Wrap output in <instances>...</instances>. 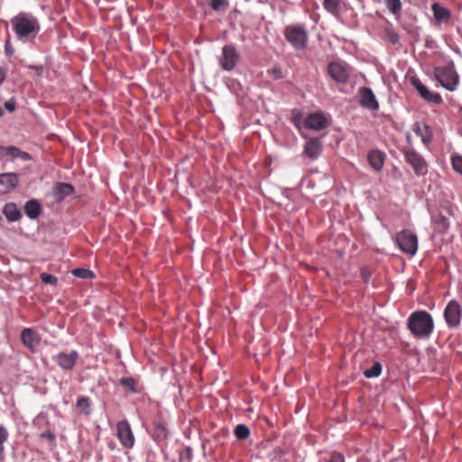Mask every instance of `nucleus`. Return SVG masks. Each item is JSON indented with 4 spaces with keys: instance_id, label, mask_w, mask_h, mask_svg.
<instances>
[{
    "instance_id": "obj_1",
    "label": "nucleus",
    "mask_w": 462,
    "mask_h": 462,
    "mask_svg": "<svg viewBox=\"0 0 462 462\" xmlns=\"http://www.w3.org/2000/svg\"><path fill=\"white\" fill-rule=\"evenodd\" d=\"M17 38L23 42H31L40 32V23L36 17L28 13H20L11 20Z\"/></svg>"
},
{
    "instance_id": "obj_2",
    "label": "nucleus",
    "mask_w": 462,
    "mask_h": 462,
    "mask_svg": "<svg viewBox=\"0 0 462 462\" xmlns=\"http://www.w3.org/2000/svg\"><path fill=\"white\" fill-rule=\"evenodd\" d=\"M408 328L419 339L429 338L434 328L433 319L425 310L415 311L408 319Z\"/></svg>"
},
{
    "instance_id": "obj_3",
    "label": "nucleus",
    "mask_w": 462,
    "mask_h": 462,
    "mask_svg": "<svg viewBox=\"0 0 462 462\" xmlns=\"http://www.w3.org/2000/svg\"><path fill=\"white\" fill-rule=\"evenodd\" d=\"M287 42L297 51H303L308 44V32L303 24H290L284 28Z\"/></svg>"
},
{
    "instance_id": "obj_4",
    "label": "nucleus",
    "mask_w": 462,
    "mask_h": 462,
    "mask_svg": "<svg viewBox=\"0 0 462 462\" xmlns=\"http://www.w3.org/2000/svg\"><path fill=\"white\" fill-rule=\"evenodd\" d=\"M434 76L437 81L444 88L454 91L458 84V75L452 67L436 68Z\"/></svg>"
},
{
    "instance_id": "obj_5",
    "label": "nucleus",
    "mask_w": 462,
    "mask_h": 462,
    "mask_svg": "<svg viewBox=\"0 0 462 462\" xmlns=\"http://www.w3.org/2000/svg\"><path fill=\"white\" fill-rule=\"evenodd\" d=\"M402 153L417 176H424L428 172V163L425 159L412 148H403Z\"/></svg>"
},
{
    "instance_id": "obj_6",
    "label": "nucleus",
    "mask_w": 462,
    "mask_h": 462,
    "mask_svg": "<svg viewBox=\"0 0 462 462\" xmlns=\"http://www.w3.org/2000/svg\"><path fill=\"white\" fill-rule=\"evenodd\" d=\"M396 241L400 249L409 254H415L418 249L417 236L411 231L403 230L397 234Z\"/></svg>"
},
{
    "instance_id": "obj_7",
    "label": "nucleus",
    "mask_w": 462,
    "mask_h": 462,
    "mask_svg": "<svg viewBox=\"0 0 462 462\" xmlns=\"http://www.w3.org/2000/svg\"><path fill=\"white\" fill-rule=\"evenodd\" d=\"M462 318V309L457 301L450 300L444 310V319L449 328H457Z\"/></svg>"
},
{
    "instance_id": "obj_8",
    "label": "nucleus",
    "mask_w": 462,
    "mask_h": 462,
    "mask_svg": "<svg viewBox=\"0 0 462 462\" xmlns=\"http://www.w3.org/2000/svg\"><path fill=\"white\" fill-rule=\"evenodd\" d=\"M238 60L239 55L234 46L225 45L222 48V53L218 57V62L224 70H232L236 66Z\"/></svg>"
},
{
    "instance_id": "obj_9",
    "label": "nucleus",
    "mask_w": 462,
    "mask_h": 462,
    "mask_svg": "<svg viewBox=\"0 0 462 462\" xmlns=\"http://www.w3.org/2000/svg\"><path fill=\"white\" fill-rule=\"evenodd\" d=\"M116 436L125 448H132L134 445V437L130 424L126 420L119 421L116 425Z\"/></svg>"
},
{
    "instance_id": "obj_10",
    "label": "nucleus",
    "mask_w": 462,
    "mask_h": 462,
    "mask_svg": "<svg viewBox=\"0 0 462 462\" xmlns=\"http://www.w3.org/2000/svg\"><path fill=\"white\" fill-rule=\"evenodd\" d=\"M21 341L25 347L34 353L38 351L41 337L34 329L26 328L21 331Z\"/></svg>"
},
{
    "instance_id": "obj_11",
    "label": "nucleus",
    "mask_w": 462,
    "mask_h": 462,
    "mask_svg": "<svg viewBox=\"0 0 462 462\" xmlns=\"http://www.w3.org/2000/svg\"><path fill=\"white\" fill-rule=\"evenodd\" d=\"M78 358V352L76 350H70L69 352L58 353L54 356L53 360L61 369L71 370L74 367Z\"/></svg>"
},
{
    "instance_id": "obj_12",
    "label": "nucleus",
    "mask_w": 462,
    "mask_h": 462,
    "mask_svg": "<svg viewBox=\"0 0 462 462\" xmlns=\"http://www.w3.org/2000/svg\"><path fill=\"white\" fill-rule=\"evenodd\" d=\"M411 84L420 93V97L426 101L431 102L436 105H439L443 102V99L439 93L430 91L428 88L425 85H423L419 79L412 78Z\"/></svg>"
},
{
    "instance_id": "obj_13",
    "label": "nucleus",
    "mask_w": 462,
    "mask_h": 462,
    "mask_svg": "<svg viewBox=\"0 0 462 462\" xmlns=\"http://www.w3.org/2000/svg\"><path fill=\"white\" fill-rule=\"evenodd\" d=\"M305 125L309 129L320 131L325 129L328 125V121L324 114L313 113L306 117Z\"/></svg>"
},
{
    "instance_id": "obj_14",
    "label": "nucleus",
    "mask_w": 462,
    "mask_h": 462,
    "mask_svg": "<svg viewBox=\"0 0 462 462\" xmlns=\"http://www.w3.org/2000/svg\"><path fill=\"white\" fill-rule=\"evenodd\" d=\"M360 93V105L363 107H365L370 110H378L379 103L376 100V97L369 88H362L359 91Z\"/></svg>"
},
{
    "instance_id": "obj_15",
    "label": "nucleus",
    "mask_w": 462,
    "mask_h": 462,
    "mask_svg": "<svg viewBox=\"0 0 462 462\" xmlns=\"http://www.w3.org/2000/svg\"><path fill=\"white\" fill-rule=\"evenodd\" d=\"M328 70L329 76L337 82L345 83L348 79L346 69L339 62H330Z\"/></svg>"
},
{
    "instance_id": "obj_16",
    "label": "nucleus",
    "mask_w": 462,
    "mask_h": 462,
    "mask_svg": "<svg viewBox=\"0 0 462 462\" xmlns=\"http://www.w3.org/2000/svg\"><path fill=\"white\" fill-rule=\"evenodd\" d=\"M18 185V176L13 172L0 174V194H6Z\"/></svg>"
},
{
    "instance_id": "obj_17",
    "label": "nucleus",
    "mask_w": 462,
    "mask_h": 462,
    "mask_svg": "<svg viewBox=\"0 0 462 462\" xmlns=\"http://www.w3.org/2000/svg\"><path fill=\"white\" fill-rule=\"evenodd\" d=\"M0 155L19 159L23 162L32 160V156L28 152H23L15 146L0 147Z\"/></svg>"
},
{
    "instance_id": "obj_18",
    "label": "nucleus",
    "mask_w": 462,
    "mask_h": 462,
    "mask_svg": "<svg viewBox=\"0 0 462 462\" xmlns=\"http://www.w3.org/2000/svg\"><path fill=\"white\" fill-rule=\"evenodd\" d=\"M322 151L321 142L319 138L310 139L305 146L304 152L310 159H317Z\"/></svg>"
},
{
    "instance_id": "obj_19",
    "label": "nucleus",
    "mask_w": 462,
    "mask_h": 462,
    "mask_svg": "<svg viewBox=\"0 0 462 462\" xmlns=\"http://www.w3.org/2000/svg\"><path fill=\"white\" fill-rule=\"evenodd\" d=\"M74 188L71 184L59 182L52 189V196L56 201H61L69 195L72 194Z\"/></svg>"
},
{
    "instance_id": "obj_20",
    "label": "nucleus",
    "mask_w": 462,
    "mask_h": 462,
    "mask_svg": "<svg viewBox=\"0 0 462 462\" xmlns=\"http://www.w3.org/2000/svg\"><path fill=\"white\" fill-rule=\"evenodd\" d=\"M414 133L421 138L424 145H429L432 140V133L430 128L427 125H421L420 123H415L412 126Z\"/></svg>"
},
{
    "instance_id": "obj_21",
    "label": "nucleus",
    "mask_w": 462,
    "mask_h": 462,
    "mask_svg": "<svg viewBox=\"0 0 462 462\" xmlns=\"http://www.w3.org/2000/svg\"><path fill=\"white\" fill-rule=\"evenodd\" d=\"M367 159L371 167L379 171L383 169L384 163V153L379 150H372L367 155Z\"/></svg>"
},
{
    "instance_id": "obj_22",
    "label": "nucleus",
    "mask_w": 462,
    "mask_h": 462,
    "mask_svg": "<svg viewBox=\"0 0 462 462\" xmlns=\"http://www.w3.org/2000/svg\"><path fill=\"white\" fill-rule=\"evenodd\" d=\"M42 211L41 204L36 199H30L24 205V212L31 219H36Z\"/></svg>"
},
{
    "instance_id": "obj_23",
    "label": "nucleus",
    "mask_w": 462,
    "mask_h": 462,
    "mask_svg": "<svg viewBox=\"0 0 462 462\" xmlns=\"http://www.w3.org/2000/svg\"><path fill=\"white\" fill-rule=\"evenodd\" d=\"M3 213L10 222L17 221L21 217V212L16 204L10 202L5 205Z\"/></svg>"
},
{
    "instance_id": "obj_24",
    "label": "nucleus",
    "mask_w": 462,
    "mask_h": 462,
    "mask_svg": "<svg viewBox=\"0 0 462 462\" xmlns=\"http://www.w3.org/2000/svg\"><path fill=\"white\" fill-rule=\"evenodd\" d=\"M431 8L437 21L442 23L447 22L449 19L450 12L447 8L439 5L438 3H434Z\"/></svg>"
},
{
    "instance_id": "obj_25",
    "label": "nucleus",
    "mask_w": 462,
    "mask_h": 462,
    "mask_svg": "<svg viewBox=\"0 0 462 462\" xmlns=\"http://www.w3.org/2000/svg\"><path fill=\"white\" fill-rule=\"evenodd\" d=\"M91 403L89 397L81 396L78 399L76 407L80 414L89 415L91 412Z\"/></svg>"
},
{
    "instance_id": "obj_26",
    "label": "nucleus",
    "mask_w": 462,
    "mask_h": 462,
    "mask_svg": "<svg viewBox=\"0 0 462 462\" xmlns=\"http://www.w3.org/2000/svg\"><path fill=\"white\" fill-rule=\"evenodd\" d=\"M341 4V0H324L323 7L328 13L331 14L332 15H337L339 14Z\"/></svg>"
},
{
    "instance_id": "obj_27",
    "label": "nucleus",
    "mask_w": 462,
    "mask_h": 462,
    "mask_svg": "<svg viewBox=\"0 0 462 462\" xmlns=\"http://www.w3.org/2000/svg\"><path fill=\"white\" fill-rule=\"evenodd\" d=\"M8 431L7 430L0 425V462H3L5 459V443L8 439Z\"/></svg>"
},
{
    "instance_id": "obj_28",
    "label": "nucleus",
    "mask_w": 462,
    "mask_h": 462,
    "mask_svg": "<svg viewBox=\"0 0 462 462\" xmlns=\"http://www.w3.org/2000/svg\"><path fill=\"white\" fill-rule=\"evenodd\" d=\"M382 373V365L379 362H374L372 367L365 370L364 375L366 378L377 377Z\"/></svg>"
},
{
    "instance_id": "obj_29",
    "label": "nucleus",
    "mask_w": 462,
    "mask_h": 462,
    "mask_svg": "<svg viewBox=\"0 0 462 462\" xmlns=\"http://www.w3.org/2000/svg\"><path fill=\"white\" fill-rule=\"evenodd\" d=\"M250 434L249 428L245 424H238L235 429V435L238 439H245Z\"/></svg>"
},
{
    "instance_id": "obj_30",
    "label": "nucleus",
    "mask_w": 462,
    "mask_h": 462,
    "mask_svg": "<svg viewBox=\"0 0 462 462\" xmlns=\"http://www.w3.org/2000/svg\"><path fill=\"white\" fill-rule=\"evenodd\" d=\"M71 273L75 277L78 278L90 279L94 277V273L90 270L85 268H77L74 269Z\"/></svg>"
},
{
    "instance_id": "obj_31",
    "label": "nucleus",
    "mask_w": 462,
    "mask_h": 462,
    "mask_svg": "<svg viewBox=\"0 0 462 462\" xmlns=\"http://www.w3.org/2000/svg\"><path fill=\"white\" fill-rule=\"evenodd\" d=\"M388 10L393 14H398L402 9V2L400 0H385Z\"/></svg>"
},
{
    "instance_id": "obj_32",
    "label": "nucleus",
    "mask_w": 462,
    "mask_h": 462,
    "mask_svg": "<svg viewBox=\"0 0 462 462\" xmlns=\"http://www.w3.org/2000/svg\"><path fill=\"white\" fill-rule=\"evenodd\" d=\"M451 163L454 171L462 174V157L459 155H453L451 158Z\"/></svg>"
},
{
    "instance_id": "obj_33",
    "label": "nucleus",
    "mask_w": 462,
    "mask_h": 462,
    "mask_svg": "<svg viewBox=\"0 0 462 462\" xmlns=\"http://www.w3.org/2000/svg\"><path fill=\"white\" fill-rule=\"evenodd\" d=\"M41 280L42 281V282H44L46 284H51V285L56 284L58 282V279L56 276L50 274V273H42L41 274Z\"/></svg>"
},
{
    "instance_id": "obj_34",
    "label": "nucleus",
    "mask_w": 462,
    "mask_h": 462,
    "mask_svg": "<svg viewBox=\"0 0 462 462\" xmlns=\"http://www.w3.org/2000/svg\"><path fill=\"white\" fill-rule=\"evenodd\" d=\"M210 7L214 11H219L222 7L227 6L228 2L226 0H210Z\"/></svg>"
},
{
    "instance_id": "obj_35",
    "label": "nucleus",
    "mask_w": 462,
    "mask_h": 462,
    "mask_svg": "<svg viewBox=\"0 0 462 462\" xmlns=\"http://www.w3.org/2000/svg\"><path fill=\"white\" fill-rule=\"evenodd\" d=\"M120 383L123 386H125L130 389L131 392H134V380L131 377H122L120 379Z\"/></svg>"
},
{
    "instance_id": "obj_36",
    "label": "nucleus",
    "mask_w": 462,
    "mask_h": 462,
    "mask_svg": "<svg viewBox=\"0 0 462 462\" xmlns=\"http://www.w3.org/2000/svg\"><path fill=\"white\" fill-rule=\"evenodd\" d=\"M328 462H345L344 456L338 452H334Z\"/></svg>"
},
{
    "instance_id": "obj_37",
    "label": "nucleus",
    "mask_w": 462,
    "mask_h": 462,
    "mask_svg": "<svg viewBox=\"0 0 462 462\" xmlns=\"http://www.w3.org/2000/svg\"><path fill=\"white\" fill-rule=\"evenodd\" d=\"M5 52L7 56H12L14 53V49L13 48L10 40H6L5 43Z\"/></svg>"
},
{
    "instance_id": "obj_38",
    "label": "nucleus",
    "mask_w": 462,
    "mask_h": 462,
    "mask_svg": "<svg viewBox=\"0 0 462 462\" xmlns=\"http://www.w3.org/2000/svg\"><path fill=\"white\" fill-rule=\"evenodd\" d=\"M5 107L9 111V112H14V109H15V102L14 99H10L8 101H5Z\"/></svg>"
},
{
    "instance_id": "obj_39",
    "label": "nucleus",
    "mask_w": 462,
    "mask_h": 462,
    "mask_svg": "<svg viewBox=\"0 0 462 462\" xmlns=\"http://www.w3.org/2000/svg\"><path fill=\"white\" fill-rule=\"evenodd\" d=\"M41 437L43 439H47L50 440H53L55 439V435L51 431H45L41 434Z\"/></svg>"
},
{
    "instance_id": "obj_40",
    "label": "nucleus",
    "mask_w": 462,
    "mask_h": 462,
    "mask_svg": "<svg viewBox=\"0 0 462 462\" xmlns=\"http://www.w3.org/2000/svg\"><path fill=\"white\" fill-rule=\"evenodd\" d=\"M389 39H390L392 43H396L399 41V35L397 33H395V32H392L389 35Z\"/></svg>"
},
{
    "instance_id": "obj_41",
    "label": "nucleus",
    "mask_w": 462,
    "mask_h": 462,
    "mask_svg": "<svg viewBox=\"0 0 462 462\" xmlns=\"http://www.w3.org/2000/svg\"><path fill=\"white\" fill-rule=\"evenodd\" d=\"M405 137H406V140H407L408 143L410 145H412V137H411V133H409V132L406 133Z\"/></svg>"
},
{
    "instance_id": "obj_42",
    "label": "nucleus",
    "mask_w": 462,
    "mask_h": 462,
    "mask_svg": "<svg viewBox=\"0 0 462 462\" xmlns=\"http://www.w3.org/2000/svg\"><path fill=\"white\" fill-rule=\"evenodd\" d=\"M5 79V72L4 69H0V85L3 83Z\"/></svg>"
},
{
    "instance_id": "obj_43",
    "label": "nucleus",
    "mask_w": 462,
    "mask_h": 462,
    "mask_svg": "<svg viewBox=\"0 0 462 462\" xmlns=\"http://www.w3.org/2000/svg\"><path fill=\"white\" fill-rule=\"evenodd\" d=\"M3 116V110L0 108V116Z\"/></svg>"
}]
</instances>
